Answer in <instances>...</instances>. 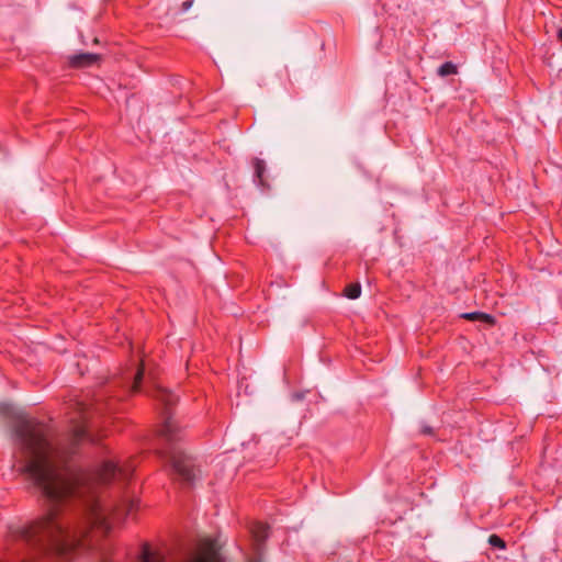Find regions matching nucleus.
Returning a JSON list of instances; mask_svg holds the SVG:
<instances>
[{"mask_svg": "<svg viewBox=\"0 0 562 562\" xmlns=\"http://www.w3.org/2000/svg\"><path fill=\"white\" fill-rule=\"evenodd\" d=\"M69 402L78 418H71L65 436L23 415L13 424L21 472L47 503L42 515L19 530V538L41 553L63 558L88 549L87 537L93 527L108 533L138 506L137 499L128 497L105 503L100 494L101 485L130 480L135 471L133 462L104 460L90 470L75 464L79 445L94 438L89 432L91 405L78 398Z\"/></svg>", "mask_w": 562, "mask_h": 562, "instance_id": "obj_1", "label": "nucleus"}, {"mask_svg": "<svg viewBox=\"0 0 562 562\" xmlns=\"http://www.w3.org/2000/svg\"><path fill=\"white\" fill-rule=\"evenodd\" d=\"M157 374L158 369L147 357H137L123 371L122 381L132 392H138L145 379L153 384L148 394L165 406V420L159 430V437L165 442L162 453L169 459L173 480L182 486L191 487L200 477V469L196 468L193 459L177 446L182 439V430L169 409L177 403L178 396L157 382Z\"/></svg>", "mask_w": 562, "mask_h": 562, "instance_id": "obj_2", "label": "nucleus"}, {"mask_svg": "<svg viewBox=\"0 0 562 562\" xmlns=\"http://www.w3.org/2000/svg\"><path fill=\"white\" fill-rule=\"evenodd\" d=\"M137 562H171L160 551L154 550L149 544L145 543L142 547ZM190 562H226V559L221 553L216 540L205 539L200 549V553L191 559Z\"/></svg>", "mask_w": 562, "mask_h": 562, "instance_id": "obj_3", "label": "nucleus"}, {"mask_svg": "<svg viewBox=\"0 0 562 562\" xmlns=\"http://www.w3.org/2000/svg\"><path fill=\"white\" fill-rule=\"evenodd\" d=\"M100 59V55L93 53H80L69 57V63L74 67L82 68L95 64Z\"/></svg>", "mask_w": 562, "mask_h": 562, "instance_id": "obj_4", "label": "nucleus"}, {"mask_svg": "<svg viewBox=\"0 0 562 562\" xmlns=\"http://www.w3.org/2000/svg\"><path fill=\"white\" fill-rule=\"evenodd\" d=\"M460 316L468 321L480 322L488 325H492L494 323V317L483 312L462 313Z\"/></svg>", "mask_w": 562, "mask_h": 562, "instance_id": "obj_5", "label": "nucleus"}, {"mask_svg": "<svg viewBox=\"0 0 562 562\" xmlns=\"http://www.w3.org/2000/svg\"><path fill=\"white\" fill-rule=\"evenodd\" d=\"M252 536L258 544H261L268 538V526L257 522L251 528Z\"/></svg>", "mask_w": 562, "mask_h": 562, "instance_id": "obj_6", "label": "nucleus"}, {"mask_svg": "<svg viewBox=\"0 0 562 562\" xmlns=\"http://www.w3.org/2000/svg\"><path fill=\"white\" fill-rule=\"evenodd\" d=\"M361 294V285L359 283H351L346 286L345 295L350 300H356Z\"/></svg>", "mask_w": 562, "mask_h": 562, "instance_id": "obj_7", "label": "nucleus"}, {"mask_svg": "<svg viewBox=\"0 0 562 562\" xmlns=\"http://www.w3.org/2000/svg\"><path fill=\"white\" fill-rule=\"evenodd\" d=\"M437 72L441 77L454 75V74H457V66L454 64H452L451 61H446L438 68Z\"/></svg>", "mask_w": 562, "mask_h": 562, "instance_id": "obj_8", "label": "nucleus"}, {"mask_svg": "<svg viewBox=\"0 0 562 562\" xmlns=\"http://www.w3.org/2000/svg\"><path fill=\"white\" fill-rule=\"evenodd\" d=\"M487 542L492 547H494V548H497V549H501V550L506 549V542L501 537H498L497 535H491L488 537Z\"/></svg>", "mask_w": 562, "mask_h": 562, "instance_id": "obj_9", "label": "nucleus"}, {"mask_svg": "<svg viewBox=\"0 0 562 562\" xmlns=\"http://www.w3.org/2000/svg\"><path fill=\"white\" fill-rule=\"evenodd\" d=\"M265 170H266L265 161L261 159H256L255 160V173L260 181H261Z\"/></svg>", "mask_w": 562, "mask_h": 562, "instance_id": "obj_10", "label": "nucleus"}, {"mask_svg": "<svg viewBox=\"0 0 562 562\" xmlns=\"http://www.w3.org/2000/svg\"><path fill=\"white\" fill-rule=\"evenodd\" d=\"M420 434L425 436H434V428L429 425L423 424L420 427Z\"/></svg>", "mask_w": 562, "mask_h": 562, "instance_id": "obj_11", "label": "nucleus"}, {"mask_svg": "<svg viewBox=\"0 0 562 562\" xmlns=\"http://www.w3.org/2000/svg\"><path fill=\"white\" fill-rule=\"evenodd\" d=\"M306 392H295L291 395L292 401L299 402L304 400Z\"/></svg>", "mask_w": 562, "mask_h": 562, "instance_id": "obj_12", "label": "nucleus"}, {"mask_svg": "<svg viewBox=\"0 0 562 562\" xmlns=\"http://www.w3.org/2000/svg\"><path fill=\"white\" fill-rule=\"evenodd\" d=\"M193 2H194L193 0H186V1H183L182 4H181V11L182 12H187L188 10H190L191 7L193 5Z\"/></svg>", "mask_w": 562, "mask_h": 562, "instance_id": "obj_13", "label": "nucleus"}, {"mask_svg": "<svg viewBox=\"0 0 562 562\" xmlns=\"http://www.w3.org/2000/svg\"><path fill=\"white\" fill-rule=\"evenodd\" d=\"M558 38H559L560 41H562V29H560V30L558 31Z\"/></svg>", "mask_w": 562, "mask_h": 562, "instance_id": "obj_14", "label": "nucleus"}, {"mask_svg": "<svg viewBox=\"0 0 562 562\" xmlns=\"http://www.w3.org/2000/svg\"><path fill=\"white\" fill-rule=\"evenodd\" d=\"M102 409H103V408H102L99 404H98V405H95V407H94V411H97V412H101Z\"/></svg>", "mask_w": 562, "mask_h": 562, "instance_id": "obj_15", "label": "nucleus"}, {"mask_svg": "<svg viewBox=\"0 0 562 562\" xmlns=\"http://www.w3.org/2000/svg\"><path fill=\"white\" fill-rule=\"evenodd\" d=\"M251 562H261V561H260V560H254V561H251Z\"/></svg>", "mask_w": 562, "mask_h": 562, "instance_id": "obj_16", "label": "nucleus"}]
</instances>
